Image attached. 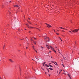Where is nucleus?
I'll return each mask as SVG.
<instances>
[{
	"instance_id": "obj_44",
	"label": "nucleus",
	"mask_w": 79,
	"mask_h": 79,
	"mask_svg": "<svg viewBox=\"0 0 79 79\" xmlns=\"http://www.w3.org/2000/svg\"><path fill=\"white\" fill-rule=\"evenodd\" d=\"M35 58L36 59H37V58L36 57H35Z\"/></svg>"
},
{
	"instance_id": "obj_3",
	"label": "nucleus",
	"mask_w": 79,
	"mask_h": 79,
	"mask_svg": "<svg viewBox=\"0 0 79 79\" xmlns=\"http://www.w3.org/2000/svg\"><path fill=\"white\" fill-rule=\"evenodd\" d=\"M26 25L27 26H28V27L30 29H32V28H34V27H29V26H31V25H29L27 24H26Z\"/></svg>"
},
{
	"instance_id": "obj_36",
	"label": "nucleus",
	"mask_w": 79,
	"mask_h": 79,
	"mask_svg": "<svg viewBox=\"0 0 79 79\" xmlns=\"http://www.w3.org/2000/svg\"><path fill=\"white\" fill-rule=\"evenodd\" d=\"M69 32H71V31H69Z\"/></svg>"
},
{
	"instance_id": "obj_60",
	"label": "nucleus",
	"mask_w": 79,
	"mask_h": 79,
	"mask_svg": "<svg viewBox=\"0 0 79 79\" xmlns=\"http://www.w3.org/2000/svg\"><path fill=\"white\" fill-rule=\"evenodd\" d=\"M3 49H4V47H3Z\"/></svg>"
},
{
	"instance_id": "obj_52",
	"label": "nucleus",
	"mask_w": 79,
	"mask_h": 79,
	"mask_svg": "<svg viewBox=\"0 0 79 79\" xmlns=\"http://www.w3.org/2000/svg\"><path fill=\"white\" fill-rule=\"evenodd\" d=\"M25 30H26V29L25 28Z\"/></svg>"
},
{
	"instance_id": "obj_38",
	"label": "nucleus",
	"mask_w": 79,
	"mask_h": 79,
	"mask_svg": "<svg viewBox=\"0 0 79 79\" xmlns=\"http://www.w3.org/2000/svg\"><path fill=\"white\" fill-rule=\"evenodd\" d=\"M50 52H51V51L49 52H48V53H50Z\"/></svg>"
},
{
	"instance_id": "obj_57",
	"label": "nucleus",
	"mask_w": 79,
	"mask_h": 79,
	"mask_svg": "<svg viewBox=\"0 0 79 79\" xmlns=\"http://www.w3.org/2000/svg\"><path fill=\"white\" fill-rule=\"evenodd\" d=\"M32 60H34V59H32Z\"/></svg>"
},
{
	"instance_id": "obj_49",
	"label": "nucleus",
	"mask_w": 79,
	"mask_h": 79,
	"mask_svg": "<svg viewBox=\"0 0 79 79\" xmlns=\"http://www.w3.org/2000/svg\"><path fill=\"white\" fill-rule=\"evenodd\" d=\"M56 48H57V47H56Z\"/></svg>"
},
{
	"instance_id": "obj_22",
	"label": "nucleus",
	"mask_w": 79,
	"mask_h": 79,
	"mask_svg": "<svg viewBox=\"0 0 79 79\" xmlns=\"http://www.w3.org/2000/svg\"><path fill=\"white\" fill-rule=\"evenodd\" d=\"M54 51L55 52V53L56 52V51L55 50H54Z\"/></svg>"
},
{
	"instance_id": "obj_1",
	"label": "nucleus",
	"mask_w": 79,
	"mask_h": 79,
	"mask_svg": "<svg viewBox=\"0 0 79 79\" xmlns=\"http://www.w3.org/2000/svg\"><path fill=\"white\" fill-rule=\"evenodd\" d=\"M71 31L75 33V32H78V31H79V29H75L73 30H71Z\"/></svg>"
},
{
	"instance_id": "obj_14",
	"label": "nucleus",
	"mask_w": 79,
	"mask_h": 79,
	"mask_svg": "<svg viewBox=\"0 0 79 79\" xmlns=\"http://www.w3.org/2000/svg\"><path fill=\"white\" fill-rule=\"evenodd\" d=\"M49 66H50V67L51 68H52V67H53V66H52V65H50V64H49Z\"/></svg>"
},
{
	"instance_id": "obj_43",
	"label": "nucleus",
	"mask_w": 79,
	"mask_h": 79,
	"mask_svg": "<svg viewBox=\"0 0 79 79\" xmlns=\"http://www.w3.org/2000/svg\"><path fill=\"white\" fill-rule=\"evenodd\" d=\"M31 40H32V39H31Z\"/></svg>"
},
{
	"instance_id": "obj_47",
	"label": "nucleus",
	"mask_w": 79,
	"mask_h": 79,
	"mask_svg": "<svg viewBox=\"0 0 79 79\" xmlns=\"http://www.w3.org/2000/svg\"><path fill=\"white\" fill-rule=\"evenodd\" d=\"M63 60H61V61H63Z\"/></svg>"
},
{
	"instance_id": "obj_7",
	"label": "nucleus",
	"mask_w": 79,
	"mask_h": 79,
	"mask_svg": "<svg viewBox=\"0 0 79 79\" xmlns=\"http://www.w3.org/2000/svg\"><path fill=\"white\" fill-rule=\"evenodd\" d=\"M14 7H16L17 8H18V7L19 8V6H18V5H16L14 6Z\"/></svg>"
},
{
	"instance_id": "obj_23",
	"label": "nucleus",
	"mask_w": 79,
	"mask_h": 79,
	"mask_svg": "<svg viewBox=\"0 0 79 79\" xmlns=\"http://www.w3.org/2000/svg\"><path fill=\"white\" fill-rule=\"evenodd\" d=\"M61 71H62V70H60V71L59 72V74L60 73H61Z\"/></svg>"
},
{
	"instance_id": "obj_53",
	"label": "nucleus",
	"mask_w": 79,
	"mask_h": 79,
	"mask_svg": "<svg viewBox=\"0 0 79 79\" xmlns=\"http://www.w3.org/2000/svg\"><path fill=\"white\" fill-rule=\"evenodd\" d=\"M28 44H29V43H28V44H27V45H28Z\"/></svg>"
},
{
	"instance_id": "obj_20",
	"label": "nucleus",
	"mask_w": 79,
	"mask_h": 79,
	"mask_svg": "<svg viewBox=\"0 0 79 79\" xmlns=\"http://www.w3.org/2000/svg\"><path fill=\"white\" fill-rule=\"evenodd\" d=\"M62 66H63V67H64V65H63V64H62Z\"/></svg>"
},
{
	"instance_id": "obj_5",
	"label": "nucleus",
	"mask_w": 79,
	"mask_h": 79,
	"mask_svg": "<svg viewBox=\"0 0 79 79\" xmlns=\"http://www.w3.org/2000/svg\"><path fill=\"white\" fill-rule=\"evenodd\" d=\"M47 38L48 39V42H49V41H50V39L49 38H48V37H46V38L45 39H47Z\"/></svg>"
},
{
	"instance_id": "obj_26",
	"label": "nucleus",
	"mask_w": 79,
	"mask_h": 79,
	"mask_svg": "<svg viewBox=\"0 0 79 79\" xmlns=\"http://www.w3.org/2000/svg\"><path fill=\"white\" fill-rule=\"evenodd\" d=\"M41 48H42V49L44 48L42 47V46L41 47Z\"/></svg>"
},
{
	"instance_id": "obj_50",
	"label": "nucleus",
	"mask_w": 79,
	"mask_h": 79,
	"mask_svg": "<svg viewBox=\"0 0 79 79\" xmlns=\"http://www.w3.org/2000/svg\"><path fill=\"white\" fill-rule=\"evenodd\" d=\"M51 57L52 58H53L51 56Z\"/></svg>"
},
{
	"instance_id": "obj_13",
	"label": "nucleus",
	"mask_w": 79,
	"mask_h": 79,
	"mask_svg": "<svg viewBox=\"0 0 79 79\" xmlns=\"http://www.w3.org/2000/svg\"><path fill=\"white\" fill-rule=\"evenodd\" d=\"M45 62H44V63H43V66H45Z\"/></svg>"
},
{
	"instance_id": "obj_40",
	"label": "nucleus",
	"mask_w": 79,
	"mask_h": 79,
	"mask_svg": "<svg viewBox=\"0 0 79 79\" xmlns=\"http://www.w3.org/2000/svg\"><path fill=\"white\" fill-rule=\"evenodd\" d=\"M45 74H47V73H46V72H45Z\"/></svg>"
},
{
	"instance_id": "obj_12",
	"label": "nucleus",
	"mask_w": 79,
	"mask_h": 79,
	"mask_svg": "<svg viewBox=\"0 0 79 79\" xmlns=\"http://www.w3.org/2000/svg\"><path fill=\"white\" fill-rule=\"evenodd\" d=\"M9 61H10L11 63H13V60H12L11 59H10Z\"/></svg>"
},
{
	"instance_id": "obj_17",
	"label": "nucleus",
	"mask_w": 79,
	"mask_h": 79,
	"mask_svg": "<svg viewBox=\"0 0 79 79\" xmlns=\"http://www.w3.org/2000/svg\"><path fill=\"white\" fill-rule=\"evenodd\" d=\"M49 69H50V70H53V69H52V68H49Z\"/></svg>"
},
{
	"instance_id": "obj_33",
	"label": "nucleus",
	"mask_w": 79,
	"mask_h": 79,
	"mask_svg": "<svg viewBox=\"0 0 79 79\" xmlns=\"http://www.w3.org/2000/svg\"><path fill=\"white\" fill-rule=\"evenodd\" d=\"M48 72H49V69H48Z\"/></svg>"
},
{
	"instance_id": "obj_51",
	"label": "nucleus",
	"mask_w": 79,
	"mask_h": 79,
	"mask_svg": "<svg viewBox=\"0 0 79 79\" xmlns=\"http://www.w3.org/2000/svg\"><path fill=\"white\" fill-rule=\"evenodd\" d=\"M0 79H2V78L0 77Z\"/></svg>"
},
{
	"instance_id": "obj_30",
	"label": "nucleus",
	"mask_w": 79,
	"mask_h": 79,
	"mask_svg": "<svg viewBox=\"0 0 79 79\" xmlns=\"http://www.w3.org/2000/svg\"><path fill=\"white\" fill-rule=\"evenodd\" d=\"M34 39H35V40H36V39H37L36 38H34Z\"/></svg>"
},
{
	"instance_id": "obj_6",
	"label": "nucleus",
	"mask_w": 79,
	"mask_h": 79,
	"mask_svg": "<svg viewBox=\"0 0 79 79\" xmlns=\"http://www.w3.org/2000/svg\"><path fill=\"white\" fill-rule=\"evenodd\" d=\"M47 27H51L52 26H51L49 24H48L47 26Z\"/></svg>"
},
{
	"instance_id": "obj_28",
	"label": "nucleus",
	"mask_w": 79,
	"mask_h": 79,
	"mask_svg": "<svg viewBox=\"0 0 79 79\" xmlns=\"http://www.w3.org/2000/svg\"><path fill=\"white\" fill-rule=\"evenodd\" d=\"M35 51L36 52V53H37V50H35Z\"/></svg>"
},
{
	"instance_id": "obj_58",
	"label": "nucleus",
	"mask_w": 79,
	"mask_h": 79,
	"mask_svg": "<svg viewBox=\"0 0 79 79\" xmlns=\"http://www.w3.org/2000/svg\"><path fill=\"white\" fill-rule=\"evenodd\" d=\"M26 39L27 38V37H26Z\"/></svg>"
},
{
	"instance_id": "obj_54",
	"label": "nucleus",
	"mask_w": 79,
	"mask_h": 79,
	"mask_svg": "<svg viewBox=\"0 0 79 79\" xmlns=\"http://www.w3.org/2000/svg\"><path fill=\"white\" fill-rule=\"evenodd\" d=\"M49 76L50 77V75H49Z\"/></svg>"
},
{
	"instance_id": "obj_9",
	"label": "nucleus",
	"mask_w": 79,
	"mask_h": 79,
	"mask_svg": "<svg viewBox=\"0 0 79 79\" xmlns=\"http://www.w3.org/2000/svg\"><path fill=\"white\" fill-rule=\"evenodd\" d=\"M51 50H53V51H54L55 50V49H54V48H52V47H51Z\"/></svg>"
},
{
	"instance_id": "obj_46",
	"label": "nucleus",
	"mask_w": 79,
	"mask_h": 79,
	"mask_svg": "<svg viewBox=\"0 0 79 79\" xmlns=\"http://www.w3.org/2000/svg\"><path fill=\"white\" fill-rule=\"evenodd\" d=\"M59 38L61 40V38L60 37H59Z\"/></svg>"
},
{
	"instance_id": "obj_48",
	"label": "nucleus",
	"mask_w": 79,
	"mask_h": 79,
	"mask_svg": "<svg viewBox=\"0 0 79 79\" xmlns=\"http://www.w3.org/2000/svg\"><path fill=\"white\" fill-rule=\"evenodd\" d=\"M9 12L10 13V11H9Z\"/></svg>"
},
{
	"instance_id": "obj_10",
	"label": "nucleus",
	"mask_w": 79,
	"mask_h": 79,
	"mask_svg": "<svg viewBox=\"0 0 79 79\" xmlns=\"http://www.w3.org/2000/svg\"><path fill=\"white\" fill-rule=\"evenodd\" d=\"M60 29H64V28H63L61 27H60L58 28V29H60Z\"/></svg>"
},
{
	"instance_id": "obj_59",
	"label": "nucleus",
	"mask_w": 79,
	"mask_h": 79,
	"mask_svg": "<svg viewBox=\"0 0 79 79\" xmlns=\"http://www.w3.org/2000/svg\"><path fill=\"white\" fill-rule=\"evenodd\" d=\"M28 19H29V18H28Z\"/></svg>"
},
{
	"instance_id": "obj_2",
	"label": "nucleus",
	"mask_w": 79,
	"mask_h": 79,
	"mask_svg": "<svg viewBox=\"0 0 79 79\" xmlns=\"http://www.w3.org/2000/svg\"><path fill=\"white\" fill-rule=\"evenodd\" d=\"M46 48H48V49H50V48H52V47L50 46H48V45H46Z\"/></svg>"
},
{
	"instance_id": "obj_24",
	"label": "nucleus",
	"mask_w": 79,
	"mask_h": 79,
	"mask_svg": "<svg viewBox=\"0 0 79 79\" xmlns=\"http://www.w3.org/2000/svg\"><path fill=\"white\" fill-rule=\"evenodd\" d=\"M36 29H38V30L39 31H40V29H39V28H36Z\"/></svg>"
},
{
	"instance_id": "obj_19",
	"label": "nucleus",
	"mask_w": 79,
	"mask_h": 79,
	"mask_svg": "<svg viewBox=\"0 0 79 79\" xmlns=\"http://www.w3.org/2000/svg\"><path fill=\"white\" fill-rule=\"evenodd\" d=\"M20 40H24V39L23 38V39H20Z\"/></svg>"
},
{
	"instance_id": "obj_18",
	"label": "nucleus",
	"mask_w": 79,
	"mask_h": 79,
	"mask_svg": "<svg viewBox=\"0 0 79 79\" xmlns=\"http://www.w3.org/2000/svg\"><path fill=\"white\" fill-rule=\"evenodd\" d=\"M33 43L35 45H36V43H35V42H33Z\"/></svg>"
},
{
	"instance_id": "obj_21",
	"label": "nucleus",
	"mask_w": 79,
	"mask_h": 79,
	"mask_svg": "<svg viewBox=\"0 0 79 79\" xmlns=\"http://www.w3.org/2000/svg\"><path fill=\"white\" fill-rule=\"evenodd\" d=\"M28 23H29V24H31V22H28Z\"/></svg>"
},
{
	"instance_id": "obj_42",
	"label": "nucleus",
	"mask_w": 79,
	"mask_h": 79,
	"mask_svg": "<svg viewBox=\"0 0 79 79\" xmlns=\"http://www.w3.org/2000/svg\"><path fill=\"white\" fill-rule=\"evenodd\" d=\"M26 48H27V47Z\"/></svg>"
},
{
	"instance_id": "obj_15",
	"label": "nucleus",
	"mask_w": 79,
	"mask_h": 79,
	"mask_svg": "<svg viewBox=\"0 0 79 79\" xmlns=\"http://www.w3.org/2000/svg\"><path fill=\"white\" fill-rule=\"evenodd\" d=\"M32 47L35 50V48H34V45H33V46H32Z\"/></svg>"
},
{
	"instance_id": "obj_11",
	"label": "nucleus",
	"mask_w": 79,
	"mask_h": 79,
	"mask_svg": "<svg viewBox=\"0 0 79 79\" xmlns=\"http://www.w3.org/2000/svg\"><path fill=\"white\" fill-rule=\"evenodd\" d=\"M45 65L47 67H50V66H49V65H48V64H45Z\"/></svg>"
},
{
	"instance_id": "obj_29",
	"label": "nucleus",
	"mask_w": 79,
	"mask_h": 79,
	"mask_svg": "<svg viewBox=\"0 0 79 79\" xmlns=\"http://www.w3.org/2000/svg\"><path fill=\"white\" fill-rule=\"evenodd\" d=\"M54 31L55 32H56V31H55V30H54Z\"/></svg>"
},
{
	"instance_id": "obj_4",
	"label": "nucleus",
	"mask_w": 79,
	"mask_h": 79,
	"mask_svg": "<svg viewBox=\"0 0 79 79\" xmlns=\"http://www.w3.org/2000/svg\"><path fill=\"white\" fill-rule=\"evenodd\" d=\"M51 63H53L54 64H55V65H57L58 64H57V63L55 62H53V61H51L50 62Z\"/></svg>"
},
{
	"instance_id": "obj_25",
	"label": "nucleus",
	"mask_w": 79,
	"mask_h": 79,
	"mask_svg": "<svg viewBox=\"0 0 79 79\" xmlns=\"http://www.w3.org/2000/svg\"><path fill=\"white\" fill-rule=\"evenodd\" d=\"M56 34H57V35H59V34L57 33H56Z\"/></svg>"
},
{
	"instance_id": "obj_32",
	"label": "nucleus",
	"mask_w": 79,
	"mask_h": 79,
	"mask_svg": "<svg viewBox=\"0 0 79 79\" xmlns=\"http://www.w3.org/2000/svg\"><path fill=\"white\" fill-rule=\"evenodd\" d=\"M60 40H61V42H62V40L61 39H60Z\"/></svg>"
},
{
	"instance_id": "obj_41",
	"label": "nucleus",
	"mask_w": 79,
	"mask_h": 79,
	"mask_svg": "<svg viewBox=\"0 0 79 79\" xmlns=\"http://www.w3.org/2000/svg\"><path fill=\"white\" fill-rule=\"evenodd\" d=\"M64 31H63V30H62V32H64Z\"/></svg>"
},
{
	"instance_id": "obj_16",
	"label": "nucleus",
	"mask_w": 79,
	"mask_h": 79,
	"mask_svg": "<svg viewBox=\"0 0 79 79\" xmlns=\"http://www.w3.org/2000/svg\"><path fill=\"white\" fill-rule=\"evenodd\" d=\"M63 56V58L64 59V60H66V57H64V56Z\"/></svg>"
},
{
	"instance_id": "obj_35",
	"label": "nucleus",
	"mask_w": 79,
	"mask_h": 79,
	"mask_svg": "<svg viewBox=\"0 0 79 79\" xmlns=\"http://www.w3.org/2000/svg\"><path fill=\"white\" fill-rule=\"evenodd\" d=\"M10 2H11V1H10L9 2V3H10Z\"/></svg>"
},
{
	"instance_id": "obj_8",
	"label": "nucleus",
	"mask_w": 79,
	"mask_h": 79,
	"mask_svg": "<svg viewBox=\"0 0 79 79\" xmlns=\"http://www.w3.org/2000/svg\"><path fill=\"white\" fill-rule=\"evenodd\" d=\"M67 75H68V76L69 77L70 79H71V77H70V75H69V74H67Z\"/></svg>"
},
{
	"instance_id": "obj_27",
	"label": "nucleus",
	"mask_w": 79,
	"mask_h": 79,
	"mask_svg": "<svg viewBox=\"0 0 79 79\" xmlns=\"http://www.w3.org/2000/svg\"><path fill=\"white\" fill-rule=\"evenodd\" d=\"M31 31H29V33H30V34H31Z\"/></svg>"
},
{
	"instance_id": "obj_61",
	"label": "nucleus",
	"mask_w": 79,
	"mask_h": 79,
	"mask_svg": "<svg viewBox=\"0 0 79 79\" xmlns=\"http://www.w3.org/2000/svg\"><path fill=\"white\" fill-rule=\"evenodd\" d=\"M65 75H66V74H65Z\"/></svg>"
},
{
	"instance_id": "obj_37",
	"label": "nucleus",
	"mask_w": 79,
	"mask_h": 79,
	"mask_svg": "<svg viewBox=\"0 0 79 79\" xmlns=\"http://www.w3.org/2000/svg\"><path fill=\"white\" fill-rule=\"evenodd\" d=\"M59 53L60 54H61V53H60V51H59Z\"/></svg>"
},
{
	"instance_id": "obj_34",
	"label": "nucleus",
	"mask_w": 79,
	"mask_h": 79,
	"mask_svg": "<svg viewBox=\"0 0 79 79\" xmlns=\"http://www.w3.org/2000/svg\"><path fill=\"white\" fill-rule=\"evenodd\" d=\"M46 69H47V70H48V68H47Z\"/></svg>"
},
{
	"instance_id": "obj_55",
	"label": "nucleus",
	"mask_w": 79,
	"mask_h": 79,
	"mask_svg": "<svg viewBox=\"0 0 79 79\" xmlns=\"http://www.w3.org/2000/svg\"><path fill=\"white\" fill-rule=\"evenodd\" d=\"M63 37H64V36H63Z\"/></svg>"
},
{
	"instance_id": "obj_45",
	"label": "nucleus",
	"mask_w": 79,
	"mask_h": 79,
	"mask_svg": "<svg viewBox=\"0 0 79 79\" xmlns=\"http://www.w3.org/2000/svg\"><path fill=\"white\" fill-rule=\"evenodd\" d=\"M51 63H49V64H51Z\"/></svg>"
},
{
	"instance_id": "obj_31",
	"label": "nucleus",
	"mask_w": 79,
	"mask_h": 79,
	"mask_svg": "<svg viewBox=\"0 0 79 79\" xmlns=\"http://www.w3.org/2000/svg\"><path fill=\"white\" fill-rule=\"evenodd\" d=\"M47 25V26H48V24H47V23H45Z\"/></svg>"
},
{
	"instance_id": "obj_56",
	"label": "nucleus",
	"mask_w": 79,
	"mask_h": 79,
	"mask_svg": "<svg viewBox=\"0 0 79 79\" xmlns=\"http://www.w3.org/2000/svg\"><path fill=\"white\" fill-rule=\"evenodd\" d=\"M57 31H59V30H57Z\"/></svg>"
},
{
	"instance_id": "obj_39",
	"label": "nucleus",
	"mask_w": 79,
	"mask_h": 79,
	"mask_svg": "<svg viewBox=\"0 0 79 79\" xmlns=\"http://www.w3.org/2000/svg\"><path fill=\"white\" fill-rule=\"evenodd\" d=\"M41 69H43L42 68V67H41Z\"/></svg>"
}]
</instances>
